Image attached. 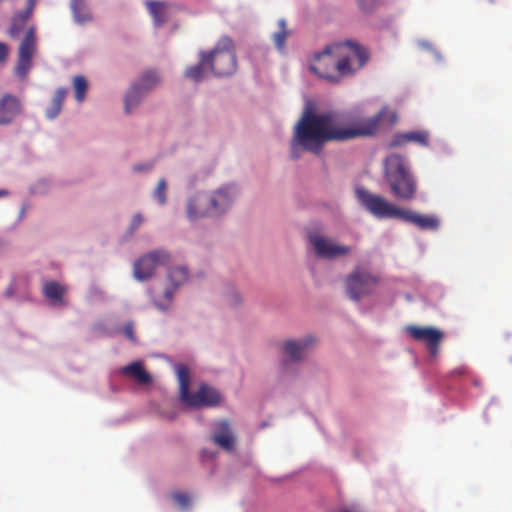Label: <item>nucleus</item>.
Listing matches in <instances>:
<instances>
[{
	"mask_svg": "<svg viewBox=\"0 0 512 512\" xmlns=\"http://www.w3.org/2000/svg\"><path fill=\"white\" fill-rule=\"evenodd\" d=\"M142 221H143V219L140 214L134 215L132 222H131V228L137 229L141 225Z\"/></svg>",
	"mask_w": 512,
	"mask_h": 512,
	"instance_id": "33",
	"label": "nucleus"
},
{
	"mask_svg": "<svg viewBox=\"0 0 512 512\" xmlns=\"http://www.w3.org/2000/svg\"><path fill=\"white\" fill-rule=\"evenodd\" d=\"M73 88L76 100L78 102L84 101L88 89V83L85 77L81 75L75 76L73 78Z\"/></svg>",
	"mask_w": 512,
	"mask_h": 512,
	"instance_id": "26",
	"label": "nucleus"
},
{
	"mask_svg": "<svg viewBox=\"0 0 512 512\" xmlns=\"http://www.w3.org/2000/svg\"><path fill=\"white\" fill-rule=\"evenodd\" d=\"M385 114L386 108H383L373 117L346 123L335 113L317 114L307 110L295 126L291 156L294 159L298 158L300 148L319 154L327 142L373 136L378 132L380 121Z\"/></svg>",
	"mask_w": 512,
	"mask_h": 512,
	"instance_id": "1",
	"label": "nucleus"
},
{
	"mask_svg": "<svg viewBox=\"0 0 512 512\" xmlns=\"http://www.w3.org/2000/svg\"><path fill=\"white\" fill-rule=\"evenodd\" d=\"M8 54V48L4 43H0V62L4 61Z\"/></svg>",
	"mask_w": 512,
	"mask_h": 512,
	"instance_id": "35",
	"label": "nucleus"
},
{
	"mask_svg": "<svg viewBox=\"0 0 512 512\" xmlns=\"http://www.w3.org/2000/svg\"><path fill=\"white\" fill-rule=\"evenodd\" d=\"M206 66H208L206 53L201 52L199 63L195 66L187 68L185 71V76L193 81L198 82L205 77Z\"/></svg>",
	"mask_w": 512,
	"mask_h": 512,
	"instance_id": "20",
	"label": "nucleus"
},
{
	"mask_svg": "<svg viewBox=\"0 0 512 512\" xmlns=\"http://www.w3.org/2000/svg\"><path fill=\"white\" fill-rule=\"evenodd\" d=\"M396 120V114L393 112L392 113V121L394 122Z\"/></svg>",
	"mask_w": 512,
	"mask_h": 512,
	"instance_id": "40",
	"label": "nucleus"
},
{
	"mask_svg": "<svg viewBox=\"0 0 512 512\" xmlns=\"http://www.w3.org/2000/svg\"><path fill=\"white\" fill-rule=\"evenodd\" d=\"M124 333L130 340H135L134 331L132 324H127L124 327Z\"/></svg>",
	"mask_w": 512,
	"mask_h": 512,
	"instance_id": "34",
	"label": "nucleus"
},
{
	"mask_svg": "<svg viewBox=\"0 0 512 512\" xmlns=\"http://www.w3.org/2000/svg\"><path fill=\"white\" fill-rule=\"evenodd\" d=\"M29 17V11L25 13L17 14L12 20L9 28V35L12 38H17L25 27L26 21Z\"/></svg>",
	"mask_w": 512,
	"mask_h": 512,
	"instance_id": "25",
	"label": "nucleus"
},
{
	"mask_svg": "<svg viewBox=\"0 0 512 512\" xmlns=\"http://www.w3.org/2000/svg\"><path fill=\"white\" fill-rule=\"evenodd\" d=\"M123 375L133 378L139 384H149L152 381L151 375L143 368L141 362H133L121 369Z\"/></svg>",
	"mask_w": 512,
	"mask_h": 512,
	"instance_id": "18",
	"label": "nucleus"
},
{
	"mask_svg": "<svg viewBox=\"0 0 512 512\" xmlns=\"http://www.w3.org/2000/svg\"><path fill=\"white\" fill-rule=\"evenodd\" d=\"M212 440L224 450L230 451L234 448L235 439L228 421L222 420L215 424V433Z\"/></svg>",
	"mask_w": 512,
	"mask_h": 512,
	"instance_id": "16",
	"label": "nucleus"
},
{
	"mask_svg": "<svg viewBox=\"0 0 512 512\" xmlns=\"http://www.w3.org/2000/svg\"><path fill=\"white\" fill-rule=\"evenodd\" d=\"M383 175L396 199L410 201L416 197L417 179L403 156L397 153L388 155L384 160Z\"/></svg>",
	"mask_w": 512,
	"mask_h": 512,
	"instance_id": "3",
	"label": "nucleus"
},
{
	"mask_svg": "<svg viewBox=\"0 0 512 512\" xmlns=\"http://www.w3.org/2000/svg\"><path fill=\"white\" fill-rule=\"evenodd\" d=\"M36 52V36L35 29L30 27L20 44L18 52V62L16 73L23 77L27 74L32 66V58Z\"/></svg>",
	"mask_w": 512,
	"mask_h": 512,
	"instance_id": "13",
	"label": "nucleus"
},
{
	"mask_svg": "<svg viewBox=\"0 0 512 512\" xmlns=\"http://www.w3.org/2000/svg\"><path fill=\"white\" fill-rule=\"evenodd\" d=\"M315 342L311 336L305 337L302 340H290L284 343V351L291 357L292 360H300L308 351V348Z\"/></svg>",
	"mask_w": 512,
	"mask_h": 512,
	"instance_id": "17",
	"label": "nucleus"
},
{
	"mask_svg": "<svg viewBox=\"0 0 512 512\" xmlns=\"http://www.w3.org/2000/svg\"><path fill=\"white\" fill-rule=\"evenodd\" d=\"M290 33L291 32L286 27V21L284 19H279L278 31L272 34L274 45L279 51L284 50L286 39Z\"/></svg>",
	"mask_w": 512,
	"mask_h": 512,
	"instance_id": "22",
	"label": "nucleus"
},
{
	"mask_svg": "<svg viewBox=\"0 0 512 512\" xmlns=\"http://www.w3.org/2000/svg\"><path fill=\"white\" fill-rule=\"evenodd\" d=\"M166 2H147V8L154 21L157 24H162L166 21Z\"/></svg>",
	"mask_w": 512,
	"mask_h": 512,
	"instance_id": "23",
	"label": "nucleus"
},
{
	"mask_svg": "<svg viewBox=\"0 0 512 512\" xmlns=\"http://www.w3.org/2000/svg\"><path fill=\"white\" fill-rule=\"evenodd\" d=\"M166 190L167 183L165 179H160L153 193L155 199H157L160 204H164L166 202Z\"/></svg>",
	"mask_w": 512,
	"mask_h": 512,
	"instance_id": "29",
	"label": "nucleus"
},
{
	"mask_svg": "<svg viewBox=\"0 0 512 512\" xmlns=\"http://www.w3.org/2000/svg\"><path fill=\"white\" fill-rule=\"evenodd\" d=\"M158 83L159 77L155 71L149 70L143 73L139 80L132 84L126 94L124 100L125 112L130 113Z\"/></svg>",
	"mask_w": 512,
	"mask_h": 512,
	"instance_id": "10",
	"label": "nucleus"
},
{
	"mask_svg": "<svg viewBox=\"0 0 512 512\" xmlns=\"http://www.w3.org/2000/svg\"><path fill=\"white\" fill-rule=\"evenodd\" d=\"M334 54L337 57L338 74L340 82L354 76L369 60V52L363 45L346 40L333 43Z\"/></svg>",
	"mask_w": 512,
	"mask_h": 512,
	"instance_id": "4",
	"label": "nucleus"
},
{
	"mask_svg": "<svg viewBox=\"0 0 512 512\" xmlns=\"http://www.w3.org/2000/svg\"><path fill=\"white\" fill-rule=\"evenodd\" d=\"M406 332L416 341L426 344L429 353L436 356L439 346L444 338V333L434 327H419L410 325L406 327Z\"/></svg>",
	"mask_w": 512,
	"mask_h": 512,
	"instance_id": "12",
	"label": "nucleus"
},
{
	"mask_svg": "<svg viewBox=\"0 0 512 512\" xmlns=\"http://www.w3.org/2000/svg\"><path fill=\"white\" fill-rule=\"evenodd\" d=\"M8 195V191L4 189H0V197Z\"/></svg>",
	"mask_w": 512,
	"mask_h": 512,
	"instance_id": "39",
	"label": "nucleus"
},
{
	"mask_svg": "<svg viewBox=\"0 0 512 512\" xmlns=\"http://www.w3.org/2000/svg\"><path fill=\"white\" fill-rule=\"evenodd\" d=\"M316 255L324 259H334L348 254L351 249L349 246L339 245L328 238L313 234L309 236Z\"/></svg>",
	"mask_w": 512,
	"mask_h": 512,
	"instance_id": "14",
	"label": "nucleus"
},
{
	"mask_svg": "<svg viewBox=\"0 0 512 512\" xmlns=\"http://www.w3.org/2000/svg\"><path fill=\"white\" fill-rule=\"evenodd\" d=\"M407 143V132L396 134L391 140L389 146L390 147H398L405 145Z\"/></svg>",
	"mask_w": 512,
	"mask_h": 512,
	"instance_id": "31",
	"label": "nucleus"
},
{
	"mask_svg": "<svg viewBox=\"0 0 512 512\" xmlns=\"http://www.w3.org/2000/svg\"><path fill=\"white\" fill-rule=\"evenodd\" d=\"M415 142L421 146H428L429 135L425 131H411L407 132V143Z\"/></svg>",
	"mask_w": 512,
	"mask_h": 512,
	"instance_id": "28",
	"label": "nucleus"
},
{
	"mask_svg": "<svg viewBox=\"0 0 512 512\" xmlns=\"http://www.w3.org/2000/svg\"><path fill=\"white\" fill-rule=\"evenodd\" d=\"M174 502L181 508H187L190 504L189 496L183 492H174L171 495Z\"/></svg>",
	"mask_w": 512,
	"mask_h": 512,
	"instance_id": "30",
	"label": "nucleus"
},
{
	"mask_svg": "<svg viewBox=\"0 0 512 512\" xmlns=\"http://www.w3.org/2000/svg\"><path fill=\"white\" fill-rule=\"evenodd\" d=\"M71 9L73 11L76 22L83 24L91 20V15L87 8L86 2H72Z\"/></svg>",
	"mask_w": 512,
	"mask_h": 512,
	"instance_id": "24",
	"label": "nucleus"
},
{
	"mask_svg": "<svg viewBox=\"0 0 512 512\" xmlns=\"http://www.w3.org/2000/svg\"><path fill=\"white\" fill-rule=\"evenodd\" d=\"M355 194L358 202L377 218H399L414 224L422 230H435L439 226V220L436 217L400 209L388 202L384 197L372 194L363 187L356 188Z\"/></svg>",
	"mask_w": 512,
	"mask_h": 512,
	"instance_id": "2",
	"label": "nucleus"
},
{
	"mask_svg": "<svg viewBox=\"0 0 512 512\" xmlns=\"http://www.w3.org/2000/svg\"><path fill=\"white\" fill-rule=\"evenodd\" d=\"M168 278L174 288H177L184 282H186L188 278V272L185 267H177L170 269L168 272Z\"/></svg>",
	"mask_w": 512,
	"mask_h": 512,
	"instance_id": "27",
	"label": "nucleus"
},
{
	"mask_svg": "<svg viewBox=\"0 0 512 512\" xmlns=\"http://www.w3.org/2000/svg\"><path fill=\"white\" fill-rule=\"evenodd\" d=\"M23 112L21 100L10 93L0 97V126L12 124Z\"/></svg>",
	"mask_w": 512,
	"mask_h": 512,
	"instance_id": "15",
	"label": "nucleus"
},
{
	"mask_svg": "<svg viewBox=\"0 0 512 512\" xmlns=\"http://www.w3.org/2000/svg\"><path fill=\"white\" fill-rule=\"evenodd\" d=\"M338 512H359V511L355 510V509H350V508H342Z\"/></svg>",
	"mask_w": 512,
	"mask_h": 512,
	"instance_id": "37",
	"label": "nucleus"
},
{
	"mask_svg": "<svg viewBox=\"0 0 512 512\" xmlns=\"http://www.w3.org/2000/svg\"><path fill=\"white\" fill-rule=\"evenodd\" d=\"M65 287L56 281H48L44 284L43 293L53 303H63Z\"/></svg>",
	"mask_w": 512,
	"mask_h": 512,
	"instance_id": "19",
	"label": "nucleus"
},
{
	"mask_svg": "<svg viewBox=\"0 0 512 512\" xmlns=\"http://www.w3.org/2000/svg\"><path fill=\"white\" fill-rule=\"evenodd\" d=\"M133 169H134V171L140 172V171L145 170L146 168L144 166H141V165H136V166H134Z\"/></svg>",
	"mask_w": 512,
	"mask_h": 512,
	"instance_id": "38",
	"label": "nucleus"
},
{
	"mask_svg": "<svg viewBox=\"0 0 512 512\" xmlns=\"http://www.w3.org/2000/svg\"><path fill=\"white\" fill-rule=\"evenodd\" d=\"M164 297H165V300H166V302H167L166 304H161V303H159V302L155 301V305H156L159 309H161V310H166V309L169 307V305H170V303H171V301H172V298H173V291H172V290L167 289V290L164 292Z\"/></svg>",
	"mask_w": 512,
	"mask_h": 512,
	"instance_id": "32",
	"label": "nucleus"
},
{
	"mask_svg": "<svg viewBox=\"0 0 512 512\" xmlns=\"http://www.w3.org/2000/svg\"><path fill=\"white\" fill-rule=\"evenodd\" d=\"M468 372V368L464 365L459 366L455 369H453L452 374L453 375H464Z\"/></svg>",
	"mask_w": 512,
	"mask_h": 512,
	"instance_id": "36",
	"label": "nucleus"
},
{
	"mask_svg": "<svg viewBox=\"0 0 512 512\" xmlns=\"http://www.w3.org/2000/svg\"><path fill=\"white\" fill-rule=\"evenodd\" d=\"M235 193L230 187H223L212 195L199 194L193 197L187 205V216L190 220H196L208 215L224 213L232 204Z\"/></svg>",
	"mask_w": 512,
	"mask_h": 512,
	"instance_id": "5",
	"label": "nucleus"
},
{
	"mask_svg": "<svg viewBox=\"0 0 512 512\" xmlns=\"http://www.w3.org/2000/svg\"><path fill=\"white\" fill-rule=\"evenodd\" d=\"M208 67L218 77L232 75L237 69L235 45L228 36H223L217 42L215 48L206 53Z\"/></svg>",
	"mask_w": 512,
	"mask_h": 512,
	"instance_id": "7",
	"label": "nucleus"
},
{
	"mask_svg": "<svg viewBox=\"0 0 512 512\" xmlns=\"http://www.w3.org/2000/svg\"><path fill=\"white\" fill-rule=\"evenodd\" d=\"M177 379L179 383V395L181 401L188 407H211L220 403V393L207 384H201L197 392L191 393L190 370L185 365H177Z\"/></svg>",
	"mask_w": 512,
	"mask_h": 512,
	"instance_id": "6",
	"label": "nucleus"
},
{
	"mask_svg": "<svg viewBox=\"0 0 512 512\" xmlns=\"http://www.w3.org/2000/svg\"><path fill=\"white\" fill-rule=\"evenodd\" d=\"M337 57L334 54L333 43L326 45L321 52L315 53L310 61L309 68L311 72L319 78L331 84L340 83L338 74Z\"/></svg>",
	"mask_w": 512,
	"mask_h": 512,
	"instance_id": "9",
	"label": "nucleus"
},
{
	"mask_svg": "<svg viewBox=\"0 0 512 512\" xmlns=\"http://www.w3.org/2000/svg\"><path fill=\"white\" fill-rule=\"evenodd\" d=\"M379 277L363 267L357 266L346 277L345 289L348 297L353 301L371 295L379 284Z\"/></svg>",
	"mask_w": 512,
	"mask_h": 512,
	"instance_id": "8",
	"label": "nucleus"
},
{
	"mask_svg": "<svg viewBox=\"0 0 512 512\" xmlns=\"http://www.w3.org/2000/svg\"><path fill=\"white\" fill-rule=\"evenodd\" d=\"M67 95V90L60 87L56 90L51 106L46 110V116L50 119L57 117L62 109V104Z\"/></svg>",
	"mask_w": 512,
	"mask_h": 512,
	"instance_id": "21",
	"label": "nucleus"
},
{
	"mask_svg": "<svg viewBox=\"0 0 512 512\" xmlns=\"http://www.w3.org/2000/svg\"><path fill=\"white\" fill-rule=\"evenodd\" d=\"M170 261V255L164 250L152 251L134 263V277L143 281L149 279L160 265H165Z\"/></svg>",
	"mask_w": 512,
	"mask_h": 512,
	"instance_id": "11",
	"label": "nucleus"
}]
</instances>
